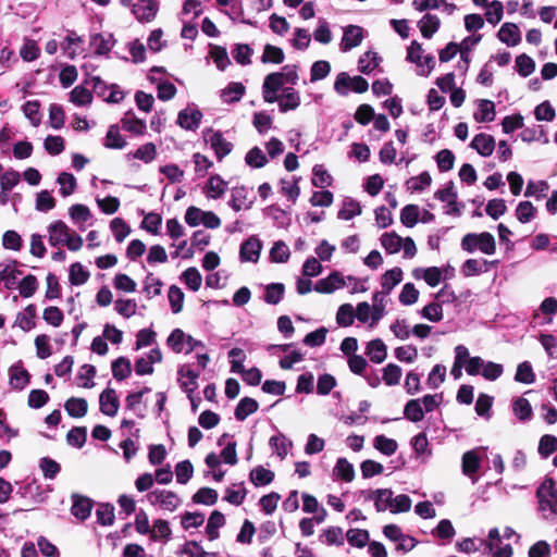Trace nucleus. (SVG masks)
<instances>
[{"label": "nucleus", "instance_id": "obj_1", "mask_svg": "<svg viewBox=\"0 0 557 557\" xmlns=\"http://www.w3.org/2000/svg\"><path fill=\"white\" fill-rule=\"evenodd\" d=\"M381 246L388 255L403 250L405 259H412L417 255V246L411 237H400L396 232H385L380 237Z\"/></svg>", "mask_w": 557, "mask_h": 557}, {"label": "nucleus", "instance_id": "obj_2", "mask_svg": "<svg viewBox=\"0 0 557 557\" xmlns=\"http://www.w3.org/2000/svg\"><path fill=\"white\" fill-rule=\"evenodd\" d=\"M461 248L469 253L480 251L484 255L492 256L496 251V242L494 236L488 232L468 233L461 239Z\"/></svg>", "mask_w": 557, "mask_h": 557}, {"label": "nucleus", "instance_id": "obj_3", "mask_svg": "<svg viewBox=\"0 0 557 557\" xmlns=\"http://www.w3.org/2000/svg\"><path fill=\"white\" fill-rule=\"evenodd\" d=\"M540 510L545 518L557 516V487L553 479H546L537 490Z\"/></svg>", "mask_w": 557, "mask_h": 557}, {"label": "nucleus", "instance_id": "obj_4", "mask_svg": "<svg viewBox=\"0 0 557 557\" xmlns=\"http://www.w3.org/2000/svg\"><path fill=\"white\" fill-rule=\"evenodd\" d=\"M184 220L191 227L203 225L207 228L216 230L221 226V219L213 211H206L195 206L186 209Z\"/></svg>", "mask_w": 557, "mask_h": 557}, {"label": "nucleus", "instance_id": "obj_5", "mask_svg": "<svg viewBox=\"0 0 557 557\" xmlns=\"http://www.w3.org/2000/svg\"><path fill=\"white\" fill-rule=\"evenodd\" d=\"M504 372L500 363L493 361H485L481 357H473L467 364V373L469 375L481 374L487 381L497 380Z\"/></svg>", "mask_w": 557, "mask_h": 557}, {"label": "nucleus", "instance_id": "obj_6", "mask_svg": "<svg viewBox=\"0 0 557 557\" xmlns=\"http://www.w3.org/2000/svg\"><path fill=\"white\" fill-rule=\"evenodd\" d=\"M407 60L418 66V74L421 76H428L435 65L434 58L423 55V49L417 41H412L408 47Z\"/></svg>", "mask_w": 557, "mask_h": 557}, {"label": "nucleus", "instance_id": "obj_7", "mask_svg": "<svg viewBox=\"0 0 557 557\" xmlns=\"http://www.w3.org/2000/svg\"><path fill=\"white\" fill-rule=\"evenodd\" d=\"M369 88V84L367 79L361 76H349L347 73L343 72L337 75V78L334 84V89L339 95H347L351 89L355 92L362 94L367 91Z\"/></svg>", "mask_w": 557, "mask_h": 557}, {"label": "nucleus", "instance_id": "obj_8", "mask_svg": "<svg viewBox=\"0 0 557 557\" xmlns=\"http://www.w3.org/2000/svg\"><path fill=\"white\" fill-rule=\"evenodd\" d=\"M485 553L493 557H511L512 547L510 544H503V537L497 528L488 531L487 539L484 540Z\"/></svg>", "mask_w": 557, "mask_h": 557}, {"label": "nucleus", "instance_id": "obj_9", "mask_svg": "<svg viewBox=\"0 0 557 557\" xmlns=\"http://www.w3.org/2000/svg\"><path fill=\"white\" fill-rule=\"evenodd\" d=\"M482 462L481 448H474L466 451L461 457L462 473L468 476L472 483L478 481L475 476Z\"/></svg>", "mask_w": 557, "mask_h": 557}, {"label": "nucleus", "instance_id": "obj_10", "mask_svg": "<svg viewBox=\"0 0 557 557\" xmlns=\"http://www.w3.org/2000/svg\"><path fill=\"white\" fill-rule=\"evenodd\" d=\"M284 79L278 72L265 76L262 85V97L265 102L274 103L278 100V91L283 88Z\"/></svg>", "mask_w": 557, "mask_h": 557}, {"label": "nucleus", "instance_id": "obj_11", "mask_svg": "<svg viewBox=\"0 0 557 557\" xmlns=\"http://www.w3.org/2000/svg\"><path fill=\"white\" fill-rule=\"evenodd\" d=\"M346 277L338 271H334L326 277L319 280L314 285V290L320 294H332L346 287Z\"/></svg>", "mask_w": 557, "mask_h": 557}, {"label": "nucleus", "instance_id": "obj_12", "mask_svg": "<svg viewBox=\"0 0 557 557\" xmlns=\"http://www.w3.org/2000/svg\"><path fill=\"white\" fill-rule=\"evenodd\" d=\"M255 198L246 187L238 186L232 189L228 205L234 211L249 210Z\"/></svg>", "mask_w": 557, "mask_h": 557}, {"label": "nucleus", "instance_id": "obj_13", "mask_svg": "<svg viewBox=\"0 0 557 557\" xmlns=\"http://www.w3.org/2000/svg\"><path fill=\"white\" fill-rule=\"evenodd\" d=\"M148 499L152 505L159 506L168 511H173L180 505V498L170 491L156 490L149 493Z\"/></svg>", "mask_w": 557, "mask_h": 557}, {"label": "nucleus", "instance_id": "obj_14", "mask_svg": "<svg viewBox=\"0 0 557 557\" xmlns=\"http://www.w3.org/2000/svg\"><path fill=\"white\" fill-rule=\"evenodd\" d=\"M363 29L357 25H348L343 29V37L339 44L341 50L347 52L358 47L363 40Z\"/></svg>", "mask_w": 557, "mask_h": 557}, {"label": "nucleus", "instance_id": "obj_15", "mask_svg": "<svg viewBox=\"0 0 557 557\" xmlns=\"http://www.w3.org/2000/svg\"><path fill=\"white\" fill-rule=\"evenodd\" d=\"M143 533H149L153 541H168L172 532L168 521L165 520H157L152 528H150L147 519H141V534Z\"/></svg>", "mask_w": 557, "mask_h": 557}, {"label": "nucleus", "instance_id": "obj_16", "mask_svg": "<svg viewBox=\"0 0 557 557\" xmlns=\"http://www.w3.org/2000/svg\"><path fill=\"white\" fill-rule=\"evenodd\" d=\"M100 411L109 417H114L117 413L120 401L116 396L115 389L107 387L99 396Z\"/></svg>", "mask_w": 557, "mask_h": 557}, {"label": "nucleus", "instance_id": "obj_17", "mask_svg": "<svg viewBox=\"0 0 557 557\" xmlns=\"http://www.w3.org/2000/svg\"><path fill=\"white\" fill-rule=\"evenodd\" d=\"M17 261L11 260L9 263H0V282L3 283L7 289H13L17 285V277L22 271L16 269Z\"/></svg>", "mask_w": 557, "mask_h": 557}, {"label": "nucleus", "instance_id": "obj_18", "mask_svg": "<svg viewBox=\"0 0 557 557\" xmlns=\"http://www.w3.org/2000/svg\"><path fill=\"white\" fill-rule=\"evenodd\" d=\"M72 502L73 504L71 508V513L75 518L85 521L90 516L92 509L91 499H89L86 496H82L79 494L74 493L72 494Z\"/></svg>", "mask_w": 557, "mask_h": 557}, {"label": "nucleus", "instance_id": "obj_19", "mask_svg": "<svg viewBox=\"0 0 557 557\" xmlns=\"http://www.w3.org/2000/svg\"><path fill=\"white\" fill-rule=\"evenodd\" d=\"M495 145L494 137L485 133L475 135L471 141V148L482 157H490L495 150Z\"/></svg>", "mask_w": 557, "mask_h": 557}, {"label": "nucleus", "instance_id": "obj_20", "mask_svg": "<svg viewBox=\"0 0 557 557\" xmlns=\"http://www.w3.org/2000/svg\"><path fill=\"white\" fill-rule=\"evenodd\" d=\"M278 108L281 112L296 110L300 106V95L292 87L283 88V92L278 96Z\"/></svg>", "mask_w": 557, "mask_h": 557}, {"label": "nucleus", "instance_id": "obj_21", "mask_svg": "<svg viewBox=\"0 0 557 557\" xmlns=\"http://www.w3.org/2000/svg\"><path fill=\"white\" fill-rule=\"evenodd\" d=\"M498 39L508 47H515L521 41L519 27L515 23H505L497 33Z\"/></svg>", "mask_w": 557, "mask_h": 557}, {"label": "nucleus", "instance_id": "obj_22", "mask_svg": "<svg viewBox=\"0 0 557 557\" xmlns=\"http://www.w3.org/2000/svg\"><path fill=\"white\" fill-rule=\"evenodd\" d=\"M261 251V244L256 238H249L240 246V260L244 262H257Z\"/></svg>", "mask_w": 557, "mask_h": 557}, {"label": "nucleus", "instance_id": "obj_23", "mask_svg": "<svg viewBox=\"0 0 557 557\" xmlns=\"http://www.w3.org/2000/svg\"><path fill=\"white\" fill-rule=\"evenodd\" d=\"M202 113L196 109H185L178 113L177 123L182 128L196 129L201 121Z\"/></svg>", "mask_w": 557, "mask_h": 557}, {"label": "nucleus", "instance_id": "obj_24", "mask_svg": "<svg viewBox=\"0 0 557 557\" xmlns=\"http://www.w3.org/2000/svg\"><path fill=\"white\" fill-rule=\"evenodd\" d=\"M366 355L372 362L382 363L387 357V348L380 338L370 341L366 347Z\"/></svg>", "mask_w": 557, "mask_h": 557}, {"label": "nucleus", "instance_id": "obj_25", "mask_svg": "<svg viewBox=\"0 0 557 557\" xmlns=\"http://www.w3.org/2000/svg\"><path fill=\"white\" fill-rule=\"evenodd\" d=\"M9 375L11 387L17 391L24 389L30 380L28 371L17 364L9 369Z\"/></svg>", "mask_w": 557, "mask_h": 557}, {"label": "nucleus", "instance_id": "obj_26", "mask_svg": "<svg viewBox=\"0 0 557 557\" xmlns=\"http://www.w3.org/2000/svg\"><path fill=\"white\" fill-rule=\"evenodd\" d=\"M404 272L400 268L396 267L391 270H387L381 276V293H386L388 295L395 286H397L403 281Z\"/></svg>", "mask_w": 557, "mask_h": 557}, {"label": "nucleus", "instance_id": "obj_27", "mask_svg": "<svg viewBox=\"0 0 557 557\" xmlns=\"http://www.w3.org/2000/svg\"><path fill=\"white\" fill-rule=\"evenodd\" d=\"M226 189L227 183L219 175L211 176L203 188L206 197L209 199L221 198Z\"/></svg>", "mask_w": 557, "mask_h": 557}, {"label": "nucleus", "instance_id": "obj_28", "mask_svg": "<svg viewBox=\"0 0 557 557\" xmlns=\"http://www.w3.org/2000/svg\"><path fill=\"white\" fill-rule=\"evenodd\" d=\"M496 111L495 104L491 100L481 99L478 101V109L473 114V117L476 122L485 123L492 122L495 120Z\"/></svg>", "mask_w": 557, "mask_h": 557}, {"label": "nucleus", "instance_id": "obj_29", "mask_svg": "<svg viewBox=\"0 0 557 557\" xmlns=\"http://www.w3.org/2000/svg\"><path fill=\"white\" fill-rule=\"evenodd\" d=\"M386 297V293L375 292L373 294V304L371 306V327L375 326L377 322L385 315Z\"/></svg>", "mask_w": 557, "mask_h": 557}, {"label": "nucleus", "instance_id": "obj_30", "mask_svg": "<svg viewBox=\"0 0 557 557\" xmlns=\"http://www.w3.org/2000/svg\"><path fill=\"white\" fill-rule=\"evenodd\" d=\"M114 42L115 40L111 34H109L107 37L102 34H92L89 41L90 47L98 55L107 54L113 47Z\"/></svg>", "mask_w": 557, "mask_h": 557}, {"label": "nucleus", "instance_id": "obj_31", "mask_svg": "<svg viewBox=\"0 0 557 557\" xmlns=\"http://www.w3.org/2000/svg\"><path fill=\"white\" fill-rule=\"evenodd\" d=\"M69 235V227L63 221H55L49 225V244L52 247L63 245Z\"/></svg>", "mask_w": 557, "mask_h": 557}, {"label": "nucleus", "instance_id": "obj_32", "mask_svg": "<svg viewBox=\"0 0 557 557\" xmlns=\"http://www.w3.org/2000/svg\"><path fill=\"white\" fill-rule=\"evenodd\" d=\"M493 262H490L484 259H468L461 267V271L466 276H475L483 272H487L490 270V265Z\"/></svg>", "mask_w": 557, "mask_h": 557}, {"label": "nucleus", "instance_id": "obj_33", "mask_svg": "<svg viewBox=\"0 0 557 557\" xmlns=\"http://www.w3.org/2000/svg\"><path fill=\"white\" fill-rule=\"evenodd\" d=\"M208 143L219 159L224 158L232 150V144L227 141L221 133L218 132L210 135Z\"/></svg>", "mask_w": 557, "mask_h": 557}, {"label": "nucleus", "instance_id": "obj_34", "mask_svg": "<svg viewBox=\"0 0 557 557\" xmlns=\"http://www.w3.org/2000/svg\"><path fill=\"white\" fill-rule=\"evenodd\" d=\"M374 500L377 511L392 510L393 492L388 488H381L372 492L370 496Z\"/></svg>", "mask_w": 557, "mask_h": 557}, {"label": "nucleus", "instance_id": "obj_35", "mask_svg": "<svg viewBox=\"0 0 557 557\" xmlns=\"http://www.w3.org/2000/svg\"><path fill=\"white\" fill-rule=\"evenodd\" d=\"M64 409L70 417L82 418L87 413L88 404L84 398L71 397L65 401Z\"/></svg>", "mask_w": 557, "mask_h": 557}, {"label": "nucleus", "instance_id": "obj_36", "mask_svg": "<svg viewBox=\"0 0 557 557\" xmlns=\"http://www.w3.org/2000/svg\"><path fill=\"white\" fill-rule=\"evenodd\" d=\"M441 21L436 15L425 14L419 22V29L424 38H431L440 28Z\"/></svg>", "mask_w": 557, "mask_h": 557}, {"label": "nucleus", "instance_id": "obj_37", "mask_svg": "<svg viewBox=\"0 0 557 557\" xmlns=\"http://www.w3.org/2000/svg\"><path fill=\"white\" fill-rule=\"evenodd\" d=\"M245 94V86L242 83H230L222 91L221 99L225 103L237 102Z\"/></svg>", "mask_w": 557, "mask_h": 557}, {"label": "nucleus", "instance_id": "obj_38", "mask_svg": "<svg viewBox=\"0 0 557 557\" xmlns=\"http://www.w3.org/2000/svg\"><path fill=\"white\" fill-rule=\"evenodd\" d=\"M484 9V21H486L488 24L495 26L503 20L504 5L500 1L493 0Z\"/></svg>", "mask_w": 557, "mask_h": 557}, {"label": "nucleus", "instance_id": "obj_39", "mask_svg": "<svg viewBox=\"0 0 557 557\" xmlns=\"http://www.w3.org/2000/svg\"><path fill=\"white\" fill-rule=\"evenodd\" d=\"M112 375L116 381L127 379L132 373V366L129 359L126 357H119L111 364Z\"/></svg>", "mask_w": 557, "mask_h": 557}, {"label": "nucleus", "instance_id": "obj_40", "mask_svg": "<svg viewBox=\"0 0 557 557\" xmlns=\"http://www.w3.org/2000/svg\"><path fill=\"white\" fill-rule=\"evenodd\" d=\"M413 275L416 278H423L432 287L437 286L442 280V271L436 267L416 269Z\"/></svg>", "mask_w": 557, "mask_h": 557}, {"label": "nucleus", "instance_id": "obj_41", "mask_svg": "<svg viewBox=\"0 0 557 557\" xmlns=\"http://www.w3.org/2000/svg\"><path fill=\"white\" fill-rule=\"evenodd\" d=\"M270 446L281 459H284L292 449L293 443L283 434H278L270 438Z\"/></svg>", "mask_w": 557, "mask_h": 557}, {"label": "nucleus", "instance_id": "obj_42", "mask_svg": "<svg viewBox=\"0 0 557 557\" xmlns=\"http://www.w3.org/2000/svg\"><path fill=\"white\" fill-rule=\"evenodd\" d=\"M225 523V519L222 512L214 510L207 522L206 532L209 540L213 541L219 536V529Z\"/></svg>", "mask_w": 557, "mask_h": 557}, {"label": "nucleus", "instance_id": "obj_43", "mask_svg": "<svg viewBox=\"0 0 557 557\" xmlns=\"http://www.w3.org/2000/svg\"><path fill=\"white\" fill-rule=\"evenodd\" d=\"M178 375H180L178 381H180L181 387L186 393H194V391L197 388L198 373L194 372L193 370H190L186 367H183L178 371Z\"/></svg>", "mask_w": 557, "mask_h": 557}, {"label": "nucleus", "instance_id": "obj_44", "mask_svg": "<svg viewBox=\"0 0 557 557\" xmlns=\"http://www.w3.org/2000/svg\"><path fill=\"white\" fill-rule=\"evenodd\" d=\"M361 214V206L358 201L346 198L342 203V208L338 211V219L349 221L357 215Z\"/></svg>", "mask_w": 557, "mask_h": 557}, {"label": "nucleus", "instance_id": "obj_45", "mask_svg": "<svg viewBox=\"0 0 557 557\" xmlns=\"http://www.w3.org/2000/svg\"><path fill=\"white\" fill-rule=\"evenodd\" d=\"M126 145L125 139L120 134L117 125H111L107 132L103 146L108 149H122Z\"/></svg>", "mask_w": 557, "mask_h": 557}, {"label": "nucleus", "instance_id": "obj_46", "mask_svg": "<svg viewBox=\"0 0 557 557\" xmlns=\"http://www.w3.org/2000/svg\"><path fill=\"white\" fill-rule=\"evenodd\" d=\"M38 466L44 474V478L47 480L55 479L61 472L60 463L50 457L40 458Z\"/></svg>", "mask_w": 557, "mask_h": 557}, {"label": "nucleus", "instance_id": "obj_47", "mask_svg": "<svg viewBox=\"0 0 557 557\" xmlns=\"http://www.w3.org/2000/svg\"><path fill=\"white\" fill-rule=\"evenodd\" d=\"M334 475L344 480L345 482H351L355 478L354 466L346 458H338L334 467Z\"/></svg>", "mask_w": 557, "mask_h": 557}, {"label": "nucleus", "instance_id": "obj_48", "mask_svg": "<svg viewBox=\"0 0 557 557\" xmlns=\"http://www.w3.org/2000/svg\"><path fill=\"white\" fill-rule=\"evenodd\" d=\"M70 100L78 107L87 106L92 101V94L86 87L78 85L70 92Z\"/></svg>", "mask_w": 557, "mask_h": 557}, {"label": "nucleus", "instance_id": "obj_49", "mask_svg": "<svg viewBox=\"0 0 557 557\" xmlns=\"http://www.w3.org/2000/svg\"><path fill=\"white\" fill-rule=\"evenodd\" d=\"M273 479H274V473L271 470H269L262 466H259V467L252 469L250 472V481L256 486L268 485L273 481Z\"/></svg>", "mask_w": 557, "mask_h": 557}, {"label": "nucleus", "instance_id": "obj_50", "mask_svg": "<svg viewBox=\"0 0 557 557\" xmlns=\"http://www.w3.org/2000/svg\"><path fill=\"white\" fill-rule=\"evenodd\" d=\"M181 280L193 292L199 290V288L201 287V284H202V276H201L200 272L198 271V269H196L194 267L186 269L183 272Z\"/></svg>", "mask_w": 557, "mask_h": 557}, {"label": "nucleus", "instance_id": "obj_51", "mask_svg": "<svg viewBox=\"0 0 557 557\" xmlns=\"http://www.w3.org/2000/svg\"><path fill=\"white\" fill-rule=\"evenodd\" d=\"M87 440V429L85 426H73L66 434V442L70 446L82 448Z\"/></svg>", "mask_w": 557, "mask_h": 557}, {"label": "nucleus", "instance_id": "obj_52", "mask_svg": "<svg viewBox=\"0 0 557 557\" xmlns=\"http://www.w3.org/2000/svg\"><path fill=\"white\" fill-rule=\"evenodd\" d=\"M257 409L258 403L253 398L245 397L238 403L235 409V417L237 420L243 421L249 414L257 411Z\"/></svg>", "mask_w": 557, "mask_h": 557}, {"label": "nucleus", "instance_id": "obj_53", "mask_svg": "<svg viewBox=\"0 0 557 557\" xmlns=\"http://www.w3.org/2000/svg\"><path fill=\"white\" fill-rule=\"evenodd\" d=\"M373 445L375 449L381 451L385 456H392L396 453L398 444L395 440L388 438L384 435H377L374 437Z\"/></svg>", "mask_w": 557, "mask_h": 557}, {"label": "nucleus", "instance_id": "obj_54", "mask_svg": "<svg viewBox=\"0 0 557 557\" xmlns=\"http://www.w3.org/2000/svg\"><path fill=\"white\" fill-rule=\"evenodd\" d=\"M420 219V209L417 205H407L401 209L400 221L406 227H413Z\"/></svg>", "mask_w": 557, "mask_h": 557}, {"label": "nucleus", "instance_id": "obj_55", "mask_svg": "<svg viewBox=\"0 0 557 557\" xmlns=\"http://www.w3.org/2000/svg\"><path fill=\"white\" fill-rule=\"evenodd\" d=\"M404 414L407 419L412 422H419L424 417V410L420 399L409 400L404 409Z\"/></svg>", "mask_w": 557, "mask_h": 557}, {"label": "nucleus", "instance_id": "obj_56", "mask_svg": "<svg viewBox=\"0 0 557 557\" xmlns=\"http://www.w3.org/2000/svg\"><path fill=\"white\" fill-rule=\"evenodd\" d=\"M312 172H313L312 184L315 187L325 188V187H329L332 185L333 178L323 165H321V164L314 165Z\"/></svg>", "mask_w": 557, "mask_h": 557}, {"label": "nucleus", "instance_id": "obj_57", "mask_svg": "<svg viewBox=\"0 0 557 557\" xmlns=\"http://www.w3.org/2000/svg\"><path fill=\"white\" fill-rule=\"evenodd\" d=\"M89 275V272L86 271L79 262H75L70 267L69 280L72 285L79 286L85 284Z\"/></svg>", "mask_w": 557, "mask_h": 557}, {"label": "nucleus", "instance_id": "obj_58", "mask_svg": "<svg viewBox=\"0 0 557 557\" xmlns=\"http://www.w3.org/2000/svg\"><path fill=\"white\" fill-rule=\"evenodd\" d=\"M57 181L60 184V194L63 197H67L75 191L76 178L73 174L67 173V172H62L59 174Z\"/></svg>", "mask_w": 557, "mask_h": 557}, {"label": "nucleus", "instance_id": "obj_59", "mask_svg": "<svg viewBox=\"0 0 557 557\" xmlns=\"http://www.w3.org/2000/svg\"><path fill=\"white\" fill-rule=\"evenodd\" d=\"M97 522L101 525H111L114 522V506L106 503L100 504L96 510Z\"/></svg>", "mask_w": 557, "mask_h": 557}, {"label": "nucleus", "instance_id": "obj_60", "mask_svg": "<svg viewBox=\"0 0 557 557\" xmlns=\"http://www.w3.org/2000/svg\"><path fill=\"white\" fill-rule=\"evenodd\" d=\"M401 375V368L395 363H388L383 369V381L387 386L399 384Z\"/></svg>", "mask_w": 557, "mask_h": 557}, {"label": "nucleus", "instance_id": "obj_61", "mask_svg": "<svg viewBox=\"0 0 557 557\" xmlns=\"http://www.w3.org/2000/svg\"><path fill=\"white\" fill-rule=\"evenodd\" d=\"M20 295L23 298H29L32 297L37 288H38V281L35 275L28 274L17 285Z\"/></svg>", "mask_w": 557, "mask_h": 557}, {"label": "nucleus", "instance_id": "obj_62", "mask_svg": "<svg viewBox=\"0 0 557 557\" xmlns=\"http://www.w3.org/2000/svg\"><path fill=\"white\" fill-rule=\"evenodd\" d=\"M432 183V177L428 172H423L418 176L407 181L406 186L410 191H422Z\"/></svg>", "mask_w": 557, "mask_h": 557}, {"label": "nucleus", "instance_id": "obj_63", "mask_svg": "<svg viewBox=\"0 0 557 557\" xmlns=\"http://www.w3.org/2000/svg\"><path fill=\"white\" fill-rule=\"evenodd\" d=\"M379 65V58L375 52H364L358 61V69L361 73L368 74Z\"/></svg>", "mask_w": 557, "mask_h": 557}, {"label": "nucleus", "instance_id": "obj_64", "mask_svg": "<svg viewBox=\"0 0 557 557\" xmlns=\"http://www.w3.org/2000/svg\"><path fill=\"white\" fill-rule=\"evenodd\" d=\"M347 541L351 546L362 548L369 542V533L362 529H350L346 533Z\"/></svg>", "mask_w": 557, "mask_h": 557}]
</instances>
